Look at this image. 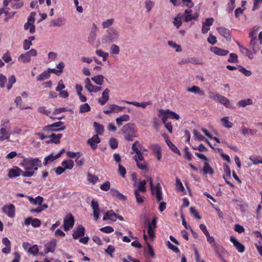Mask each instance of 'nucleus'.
I'll return each mask as SVG.
<instances>
[{
    "mask_svg": "<svg viewBox=\"0 0 262 262\" xmlns=\"http://www.w3.org/2000/svg\"><path fill=\"white\" fill-rule=\"evenodd\" d=\"M50 126L52 128V129H58V128L66 126L64 125V123L62 121H58L55 123H53L51 124H50Z\"/></svg>",
    "mask_w": 262,
    "mask_h": 262,
    "instance_id": "obj_63",
    "label": "nucleus"
},
{
    "mask_svg": "<svg viewBox=\"0 0 262 262\" xmlns=\"http://www.w3.org/2000/svg\"><path fill=\"white\" fill-rule=\"evenodd\" d=\"M97 31V26L96 25V24H93L92 30L90 32V33L88 37V41L91 44H93L96 39Z\"/></svg>",
    "mask_w": 262,
    "mask_h": 262,
    "instance_id": "obj_14",
    "label": "nucleus"
},
{
    "mask_svg": "<svg viewBox=\"0 0 262 262\" xmlns=\"http://www.w3.org/2000/svg\"><path fill=\"white\" fill-rule=\"evenodd\" d=\"M133 159L136 162L137 166L140 169L145 170L146 171L148 170L147 164L145 162L140 163V161H141L138 158L137 156H134L133 157Z\"/></svg>",
    "mask_w": 262,
    "mask_h": 262,
    "instance_id": "obj_27",
    "label": "nucleus"
},
{
    "mask_svg": "<svg viewBox=\"0 0 262 262\" xmlns=\"http://www.w3.org/2000/svg\"><path fill=\"white\" fill-rule=\"evenodd\" d=\"M250 47L253 50L254 53H256L260 49V47L258 43V39H251L250 42Z\"/></svg>",
    "mask_w": 262,
    "mask_h": 262,
    "instance_id": "obj_25",
    "label": "nucleus"
},
{
    "mask_svg": "<svg viewBox=\"0 0 262 262\" xmlns=\"http://www.w3.org/2000/svg\"><path fill=\"white\" fill-rule=\"evenodd\" d=\"M155 2L151 0H146L145 2V7L148 12H150L155 6Z\"/></svg>",
    "mask_w": 262,
    "mask_h": 262,
    "instance_id": "obj_50",
    "label": "nucleus"
},
{
    "mask_svg": "<svg viewBox=\"0 0 262 262\" xmlns=\"http://www.w3.org/2000/svg\"><path fill=\"white\" fill-rule=\"evenodd\" d=\"M212 248L214 249L215 254L217 255L219 258H222V254L226 252L225 248L222 246L216 243H214L212 245Z\"/></svg>",
    "mask_w": 262,
    "mask_h": 262,
    "instance_id": "obj_17",
    "label": "nucleus"
},
{
    "mask_svg": "<svg viewBox=\"0 0 262 262\" xmlns=\"http://www.w3.org/2000/svg\"><path fill=\"white\" fill-rule=\"evenodd\" d=\"M62 137V134H55L52 133L51 135H49V138H51V140L47 142L48 143H54L55 144H58L60 143V140Z\"/></svg>",
    "mask_w": 262,
    "mask_h": 262,
    "instance_id": "obj_29",
    "label": "nucleus"
},
{
    "mask_svg": "<svg viewBox=\"0 0 262 262\" xmlns=\"http://www.w3.org/2000/svg\"><path fill=\"white\" fill-rule=\"evenodd\" d=\"M185 62L190 63L194 64H202V60L198 57H189L186 58Z\"/></svg>",
    "mask_w": 262,
    "mask_h": 262,
    "instance_id": "obj_37",
    "label": "nucleus"
},
{
    "mask_svg": "<svg viewBox=\"0 0 262 262\" xmlns=\"http://www.w3.org/2000/svg\"><path fill=\"white\" fill-rule=\"evenodd\" d=\"M257 130L256 129H249L244 126L241 128V133L243 136L255 135L256 134Z\"/></svg>",
    "mask_w": 262,
    "mask_h": 262,
    "instance_id": "obj_31",
    "label": "nucleus"
},
{
    "mask_svg": "<svg viewBox=\"0 0 262 262\" xmlns=\"http://www.w3.org/2000/svg\"><path fill=\"white\" fill-rule=\"evenodd\" d=\"M166 144L169 148L174 153L178 154L180 155V152L178 148L174 145L169 139H166Z\"/></svg>",
    "mask_w": 262,
    "mask_h": 262,
    "instance_id": "obj_42",
    "label": "nucleus"
},
{
    "mask_svg": "<svg viewBox=\"0 0 262 262\" xmlns=\"http://www.w3.org/2000/svg\"><path fill=\"white\" fill-rule=\"evenodd\" d=\"M24 29L26 30L29 29V31L31 34H33L35 32V26L33 25V24L30 23V22H27L25 24Z\"/></svg>",
    "mask_w": 262,
    "mask_h": 262,
    "instance_id": "obj_46",
    "label": "nucleus"
},
{
    "mask_svg": "<svg viewBox=\"0 0 262 262\" xmlns=\"http://www.w3.org/2000/svg\"><path fill=\"white\" fill-rule=\"evenodd\" d=\"M109 144L112 149H116L118 147V142L115 138H111L109 141Z\"/></svg>",
    "mask_w": 262,
    "mask_h": 262,
    "instance_id": "obj_64",
    "label": "nucleus"
},
{
    "mask_svg": "<svg viewBox=\"0 0 262 262\" xmlns=\"http://www.w3.org/2000/svg\"><path fill=\"white\" fill-rule=\"evenodd\" d=\"M107 107L111 109L112 113H119L120 112V106L114 104H108Z\"/></svg>",
    "mask_w": 262,
    "mask_h": 262,
    "instance_id": "obj_61",
    "label": "nucleus"
},
{
    "mask_svg": "<svg viewBox=\"0 0 262 262\" xmlns=\"http://www.w3.org/2000/svg\"><path fill=\"white\" fill-rule=\"evenodd\" d=\"M16 82V78L14 75L10 76L8 78V84L7 85V89L8 91L10 90L13 86V84Z\"/></svg>",
    "mask_w": 262,
    "mask_h": 262,
    "instance_id": "obj_52",
    "label": "nucleus"
},
{
    "mask_svg": "<svg viewBox=\"0 0 262 262\" xmlns=\"http://www.w3.org/2000/svg\"><path fill=\"white\" fill-rule=\"evenodd\" d=\"M20 165L26 170L36 171L41 166V163L38 158H25L20 163Z\"/></svg>",
    "mask_w": 262,
    "mask_h": 262,
    "instance_id": "obj_2",
    "label": "nucleus"
},
{
    "mask_svg": "<svg viewBox=\"0 0 262 262\" xmlns=\"http://www.w3.org/2000/svg\"><path fill=\"white\" fill-rule=\"evenodd\" d=\"M121 131L125 139L127 141H132L134 138L137 137L135 124L128 123L125 124L122 127Z\"/></svg>",
    "mask_w": 262,
    "mask_h": 262,
    "instance_id": "obj_3",
    "label": "nucleus"
},
{
    "mask_svg": "<svg viewBox=\"0 0 262 262\" xmlns=\"http://www.w3.org/2000/svg\"><path fill=\"white\" fill-rule=\"evenodd\" d=\"M96 54L98 56L102 57L103 60L104 61H106L107 58V57L108 56V53H107V52H104L102 50H96Z\"/></svg>",
    "mask_w": 262,
    "mask_h": 262,
    "instance_id": "obj_48",
    "label": "nucleus"
},
{
    "mask_svg": "<svg viewBox=\"0 0 262 262\" xmlns=\"http://www.w3.org/2000/svg\"><path fill=\"white\" fill-rule=\"evenodd\" d=\"M61 165L66 169H72L74 167V164L72 160H67L62 161Z\"/></svg>",
    "mask_w": 262,
    "mask_h": 262,
    "instance_id": "obj_38",
    "label": "nucleus"
},
{
    "mask_svg": "<svg viewBox=\"0 0 262 262\" xmlns=\"http://www.w3.org/2000/svg\"><path fill=\"white\" fill-rule=\"evenodd\" d=\"M210 98L213 99L215 101L219 102L222 105H224L225 107L229 108H233V106L230 102L229 100L225 96L220 95L219 94L215 93L213 92L210 93Z\"/></svg>",
    "mask_w": 262,
    "mask_h": 262,
    "instance_id": "obj_5",
    "label": "nucleus"
},
{
    "mask_svg": "<svg viewBox=\"0 0 262 262\" xmlns=\"http://www.w3.org/2000/svg\"><path fill=\"white\" fill-rule=\"evenodd\" d=\"M94 127L95 129V132L96 133V135H102L104 132V126L97 122H94Z\"/></svg>",
    "mask_w": 262,
    "mask_h": 262,
    "instance_id": "obj_28",
    "label": "nucleus"
},
{
    "mask_svg": "<svg viewBox=\"0 0 262 262\" xmlns=\"http://www.w3.org/2000/svg\"><path fill=\"white\" fill-rule=\"evenodd\" d=\"M156 227H154L152 224H148L147 233L150 238H152L155 237L154 229Z\"/></svg>",
    "mask_w": 262,
    "mask_h": 262,
    "instance_id": "obj_55",
    "label": "nucleus"
},
{
    "mask_svg": "<svg viewBox=\"0 0 262 262\" xmlns=\"http://www.w3.org/2000/svg\"><path fill=\"white\" fill-rule=\"evenodd\" d=\"M110 91L108 89H106L102 94L101 97L98 99V102L101 105H104L109 100V94Z\"/></svg>",
    "mask_w": 262,
    "mask_h": 262,
    "instance_id": "obj_16",
    "label": "nucleus"
},
{
    "mask_svg": "<svg viewBox=\"0 0 262 262\" xmlns=\"http://www.w3.org/2000/svg\"><path fill=\"white\" fill-rule=\"evenodd\" d=\"M3 212L9 217H13L15 215V206L13 204H9L3 206Z\"/></svg>",
    "mask_w": 262,
    "mask_h": 262,
    "instance_id": "obj_8",
    "label": "nucleus"
},
{
    "mask_svg": "<svg viewBox=\"0 0 262 262\" xmlns=\"http://www.w3.org/2000/svg\"><path fill=\"white\" fill-rule=\"evenodd\" d=\"M37 51L34 49H32L30 51L24 54H21L18 58V60L24 63H28L31 61V57H35L37 56Z\"/></svg>",
    "mask_w": 262,
    "mask_h": 262,
    "instance_id": "obj_6",
    "label": "nucleus"
},
{
    "mask_svg": "<svg viewBox=\"0 0 262 262\" xmlns=\"http://www.w3.org/2000/svg\"><path fill=\"white\" fill-rule=\"evenodd\" d=\"M143 147L138 141L135 142L132 147V148L134 152L136 154L138 158L141 161H143L144 157L143 153L141 152Z\"/></svg>",
    "mask_w": 262,
    "mask_h": 262,
    "instance_id": "obj_7",
    "label": "nucleus"
},
{
    "mask_svg": "<svg viewBox=\"0 0 262 262\" xmlns=\"http://www.w3.org/2000/svg\"><path fill=\"white\" fill-rule=\"evenodd\" d=\"M193 134L194 136V140H198L199 141H203L205 140L204 137L198 131L195 129L193 130Z\"/></svg>",
    "mask_w": 262,
    "mask_h": 262,
    "instance_id": "obj_58",
    "label": "nucleus"
},
{
    "mask_svg": "<svg viewBox=\"0 0 262 262\" xmlns=\"http://www.w3.org/2000/svg\"><path fill=\"white\" fill-rule=\"evenodd\" d=\"M56 246V241L53 239L45 245V252H54Z\"/></svg>",
    "mask_w": 262,
    "mask_h": 262,
    "instance_id": "obj_21",
    "label": "nucleus"
},
{
    "mask_svg": "<svg viewBox=\"0 0 262 262\" xmlns=\"http://www.w3.org/2000/svg\"><path fill=\"white\" fill-rule=\"evenodd\" d=\"M104 77L102 75H98L92 78V80L97 84L101 85L104 82Z\"/></svg>",
    "mask_w": 262,
    "mask_h": 262,
    "instance_id": "obj_39",
    "label": "nucleus"
},
{
    "mask_svg": "<svg viewBox=\"0 0 262 262\" xmlns=\"http://www.w3.org/2000/svg\"><path fill=\"white\" fill-rule=\"evenodd\" d=\"M153 194L155 195L157 200L160 202L163 200L162 189L160 185L157 184L155 188L154 189Z\"/></svg>",
    "mask_w": 262,
    "mask_h": 262,
    "instance_id": "obj_24",
    "label": "nucleus"
},
{
    "mask_svg": "<svg viewBox=\"0 0 262 262\" xmlns=\"http://www.w3.org/2000/svg\"><path fill=\"white\" fill-rule=\"evenodd\" d=\"M130 119V117L128 115L124 114L121 116L119 117L116 118V122L118 125H121L122 124L123 122H126L129 121Z\"/></svg>",
    "mask_w": 262,
    "mask_h": 262,
    "instance_id": "obj_35",
    "label": "nucleus"
},
{
    "mask_svg": "<svg viewBox=\"0 0 262 262\" xmlns=\"http://www.w3.org/2000/svg\"><path fill=\"white\" fill-rule=\"evenodd\" d=\"M210 50L215 54L221 56H226L229 52L227 50L222 49L217 47H213L211 48Z\"/></svg>",
    "mask_w": 262,
    "mask_h": 262,
    "instance_id": "obj_22",
    "label": "nucleus"
},
{
    "mask_svg": "<svg viewBox=\"0 0 262 262\" xmlns=\"http://www.w3.org/2000/svg\"><path fill=\"white\" fill-rule=\"evenodd\" d=\"M85 229L81 226L79 225L76 230L73 231V237L75 239H78L79 237H81L84 235Z\"/></svg>",
    "mask_w": 262,
    "mask_h": 262,
    "instance_id": "obj_20",
    "label": "nucleus"
},
{
    "mask_svg": "<svg viewBox=\"0 0 262 262\" xmlns=\"http://www.w3.org/2000/svg\"><path fill=\"white\" fill-rule=\"evenodd\" d=\"M173 24L177 29L179 28V27L181 26L182 21L181 19V17L179 16V15L174 18Z\"/></svg>",
    "mask_w": 262,
    "mask_h": 262,
    "instance_id": "obj_62",
    "label": "nucleus"
},
{
    "mask_svg": "<svg viewBox=\"0 0 262 262\" xmlns=\"http://www.w3.org/2000/svg\"><path fill=\"white\" fill-rule=\"evenodd\" d=\"M110 193L112 196L118 198L121 200H125L126 196L120 193L117 190L112 188L110 191Z\"/></svg>",
    "mask_w": 262,
    "mask_h": 262,
    "instance_id": "obj_41",
    "label": "nucleus"
},
{
    "mask_svg": "<svg viewBox=\"0 0 262 262\" xmlns=\"http://www.w3.org/2000/svg\"><path fill=\"white\" fill-rule=\"evenodd\" d=\"M67 155L69 158H77V159L79 158L82 154L80 152H73L71 151H68L67 152Z\"/></svg>",
    "mask_w": 262,
    "mask_h": 262,
    "instance_id": "obj_51",
    "label": "nucleus"
},
{
    "mask_svg": "<svg viewBox=\"0 0 262 262\" xmlns=\"http://www.w3.org/2000/svg\"><path fill=\"white\" fill-rule=\"evenodd\" d=\"M91 206L93 210V214L96 221L99 219L100 211L99 208V204L97 201L93 200L91 201Z\"/></svg>",
    "mask_w": 262,
    "mask_h": 262,
    "instance_id": "obj_12",
    "label": "nucleus"
},
{
    "mask_svg": "<svg viewBox=\"0 0 262 262\" xmlns=\"http://www.w3.org/2000/svg\"><path fill=\"white\" fill-rule=\"evenodd\" d=\"M159 117L161 119L163 123H165V121H167L168 119H174L176 120H178L180 118V116L178 114L169 109L159 110Z\"/></svg>",
    "mask_w": 262,
    "mask_h": 262,
    "instance_id": "obj_4",
    "label": "nucleus"
},
{
    "mask_svg": "<svg viewBox=\"0 0 262 262\" xmlns=\"http://www.w3.org/2000/svg\"><path fill=\"white\" fill-rule=\"evenodd\" d=\"M150 149L155 155L159 154L161 151V147L157 144L151 145L150 146Z\"/></svg>",
    "mask_w": 262,
    "mask_h": 262,
    "instance_id": "obj_59",
    "label": "nucleus"
},
{
    "mask_svg": "<svg viewBox=\"0 0 262 262\" xmlns=\"http://www.w3.org/2000/svg\"><path fill=\"white\" fill-rule=\"evenodd\" d=\"M101 142L100 138L97 135H95L87 140V144H89L92 149L95 150L98 147V144Z\"/></svg>",
    "mask_w": 262,
    "mask_h": 262,
    "instance_id": "obj_9",
    "label": "nucleus"
},
{
    "mask_svg": "<svg viewBox=\"0 0 262 262\" xmlns=\"http://www.w3.org/2000/svg\"><path fill=\"white\" fill-rule=\"evenodd\" d=\"M230 240L239 252L243 253L244 252L245 250V246L240 243L234 236H231Z\"/></svg>",
    "mask_w": 262,
    "mask_h": 262,
    "instance_id": "obj_13",
    "label": "nucleus"
},
{
    "mask_svg": "<svg viewBox=\"0 0 262 262\" xmlns=\"http://www.w3.org/2000/svg\"><path fill=\"white\" fill-rule=\"evenodd\" d=\"M146 182L145 180L142 181L139 184L138 188L135 189V191H137V192L141 191L142 192H145L146 191V189L145 188Z\"/></svg>",
    "mask_w": 262,
    "mask_h": 262,
    "instance_id": "obj_47",
    "label": "nucleus"
},
{
    "mask_svg": "<svg viewBox=\"0 0 262 262\" xmlns=\"http://www.w3.org/2000/svg\"><path fill=\"white\" fill-rule=\"evenodd\" d=\"M239 49L240 52L242 54H243L245 55L246 56H247V57H248V58L250 59H253V54L251 53V52L249 50L244 47L242 45H239Z\"/></svg>",
    "mask_w": 262,
    "mask_h": 262,
    "instance_id": "obj_34",
    "label": "nucleus"
},
{
    "mask_svg": "<svg viewBox=\"0 0 262 262\" xmlns=\"http://www.w3.org/2000/svg\"><path fill=\"white\" fill-rule=\"evenodd\" d=\"M117 219V215L112 210L107 211L103 217V220H110L112 221H116Z\"/></svg>",
    "mask_w": 262,
    "mask_h": 262,
    "instance_id": "obj_26",
    "label": "nucleus"
},
{
    "mask_svg": "<svg viewBox=\"0 0 262 262\" xmlns=\"http://www.w3.org/2000/svg\"><path fill=\"white\" fill-rule=\"evenodd\" d=\"M50 77V72L45 71L41 73L37 77V80L38 81H42L48 79Z\"/></svg>",
    "mask_w": 262,
    "mask_h": 262,
    "instance_id": "obj_36",
    "label": "nucleus"
},
{
    "mask_svg": "<svg viewBox=\"0 0 262 262\" xmlns=\"http://www.w3.org/2000/svg\"><path fill=\"white\" fill-rule=\"evenodd\" d=\"M253 104V101L251 99L247 98L241 100L237 102V105L240 107H245L247 105H251Z\"/></svg>",
    "mask_w": 262,
    "mask_h": 262,
    "instance_id": "obj_30",
    "label": "nucleus"
},
{
    "mask_svg": "<svg viewBox=\"0 0 262 262\" xmlns=\"http://www.w3.org/2000/svg\"><path fill=\"white\" fill-rule=\"evenodd\" d=\"M230 63H235L238 62V57L235 53H232L230 54L229 57L227 60Z\"/></svg>",
    "mask_w": 262,
    "mask_h": 262,
    "instance_id": "obj_53",
    "label": "nucleus"
},
{
    "mask_svg": "<svg viewBox=\"0 0 262 262\" xmlns=\"http://www.w3.org/2000/svg\"><path fill=\"white\" fill-rule=\"evenodd\" d=\"M187 92H191L194 94H199L200 96H203L204 95V92L201 90V89L196 85H193L191 88H188Z\"/></svg>",
    "mask_w": 262,
    "mask_h": 262,
    "instance_id": "obj_32",
    "label": "nucleus"
},
{
    "mask_svg": "<svg viewBox=\"0 0 262 262\" xmlns=\"http://www.w3.org/2000/svg\"><path fill=\"white\" fill-rule=\"evenodd\" d=\"M238 71L243 73L245 76L249 77L252 75L251 71L246 69L244 67L241 66H238Z\"/></svg>",
    "mask_w": 262,
    "mask_h": 262,
    "instance_id": "obj_54",
    "label": "nucleus"
},
{
    "mask_svg": "<svg viewBox=\"0 0 262 262\" xmlns=\"http://www.w3.org/2000/svg\"><path fill=\"white\" fill-rule=\"evenodd\" d=\"M66 129V126H63L60 128H58V129H52L50 125H48L46 126H45L42 129L43 131L46 132H60Z\"/></svg>",
    "mask_w": 262,
    "mask_h": 262,
    "instance_id": "obj_43",
    "label": "nucleus"
},
{
    "mask_svg": "<svg viewBox=\"0 0 262 262\" xmlns=\"http://www.w3.org/2000/svg\"><path fill=\"white\" fill-rule=\"evenodd\" d=\"M120 52L119 47L115 44H113L110 47V53L112 55H118Z\"/></svg>",
    "mask_w": 262,
    "mask_h": 262,
    "instance_id": "obj_49",
    "label": "nucleus"
},
{
    "mask_svg": "<svg viewBox=\"0 0 262 262\" xmlns=\"http://www.w3.org/2000/svg\"><path fill=\"white\" fill-rule=\"evenodd\" d=\"M168 45L171 48L175 49V50L177 52H180L182 51V48H181V46L178 45L173 41H171V40L168 41Z\"/></svg>",
    "mask_w": 262,
    "mask_h": 262,
    "instance_id": "obj_45",
    "label": "nucleus"
},
{
    "mask_svg": "<svg viewBox=\"0 0 262 262\" xmlns=\"http://www.w3.org/2000/svg\"><path fill=\"white\" fill-rule=\"evenodd\" d=\"M66 24V19L64 17H60L56 19H52L49 23L50 27H60Z\"/></svg>",
    "mask_w": 262,
    "mask_h": 262,
    "instance_id": "obj_10",
    "label": "nucleus"
},
{
    "mask_svg": "<svg viewBox=\"0 0 262 262\" xmlns=\"http://www.w3.org/2000/svg\"><path fill=\"white\" fill-rule=\"evenodd\" d=\"M204 167L203 168L202 171L203 174L206 175L207 174H210L211 175H213L214 173V171L213 169L209 165V163L207 162H204Z\"/></svg>",
    "mask_w": 262,
    "mask_h": 262,
    "instance_id": "obj_33",
    "label": "nucleus"
},
{
    "mask_svg": "<svg viewBox=\"0 0 262 262\" xmlns=\"http://www.w3.org/2000/svg\"><path fill=\"white\" fill-rule=\"evenodd\" d=\"M74 224V217L72 215L64 220L63 227L65 231H68L72 228Z\"/></svg>",
    "mask_w": 262,
    "mask_h": 262,
    "instance_id": "obj_19",
    "label": "nucleus"
},
{
    "mask_svg": "<svg viewBox=\"0 0 262 262\" xmlns=\"http://www.w3.org/2000/svg\"><path fill=\"white\" fill-rule=\"evenodd\" d=\"M199 16L198 13L192 14V10L190 9H186L184 13V21L188 22L192 19H196Z\"/></svg>",
    "mask_w": 262,
    "mask_h": 262,
    "instance_id": "obj_11",
    "label": "nucleus"
},
{
    "mask_svg": "<svg viewBox=\"0 0 262 262\" xmlns=\"http://www.w3.org/2000/svg\"><path fill=\"white\" fill-rule=\"evenodd\" d=\"M88 181L90 183H91L92 184H95V183H96L99 180V178L98 177L93 176L91 173H88Z\"/></svg>",
    "mask_w": 262,
    "mask_h": 262,
    "instance_id": "obj_60",
    "label": "nucleus"
},
{
    "mask_svg": "<svg viewBox=\"0 0 262 262\" xmlns=\"http://www.w3.org/2000/svg\"><path fill=\"white\" fill-rule=\"evenodd\" d=\"M79 112L80 113H83L89 112L91 110V107L88 103H84L80 106Z\"/></svg>",
    "mask_w": 262,
    "mask_h": 262,
    "instance_id": "obj_57",
    "label": "nucleus"
},
{
    "mask_svg": "<svg viewBox=\"0 0 262 262\" xmlns=\"http://www.w3.org/2000/svg\"><path fill=\"white\" fill-rule=\"evenodd\" d=\"M122 102L125 103L126 104H132L135 105L137 107H141L142 108H145L147 105H149L151 104L150 101H146V102H142L141 103L137 102L136 101H128L126 100H123Z\"/></svg>",
    "mask_w": 262,
    "mask_h": 262,
    "instance_id": "obj_23",
    "label": "nucleus"
},
{
    "mask_svg": "<svg viewBox=\"0 0 262 262\" xmlns=\"http://www.w3.org/2000/svg\"><path fill=\"white\" fill-rule=\"evenodd\" d=\"M114 19L111 18V19H108L102 23V26L103 28H107L111 26L113 23H114Z\"/></svg>",
    "mask_w": 262,
    "mask_h": 262,
    "instance_id": "obj_56",
    "label": "nucleus"
},
{
    "mask_svg": "<svg viewBox=\"0 0 262 262\" xmlns=\"http://www.w3.org/2000/svg\"><path fill=\"white\" fill-rule=\"evenodd\" d=\"M58 158H56V155H55L54 154H51L45 158L44 165L46 166L48 163L53 162Z\"/></svg>",
    "mask_w": 262,
    "mask_h": 262,
    "instance_id": "obj_44",
    "label": "nucleus"
},
{
    "mask_svg": "<svg viewBox=\"0 0 262 262\" xmlns=\"http://www.w3.org/2000/svg\"><path fill=\"white\" fill-rule=\"evenodd\" d=\"M223 126L226 128H230L233 126V123L229 120L228 117H224L221 119Z\"/></svg>",
    "mask_w": 262,
    "mask_h": 262,
    "instance_id": "obj_40",
    "label": "nucleus"
},
{
    "mask_svg": "<svg viewBox=\"0 0 262 262\" xmlns=\"http://www.w3.org/2000/svg\"><path fill=\"white\" fill-rule=\"evenodd\" d=\"M120 37L118 31L114 28H110L106 30L102 36V43L103 44L111 43L117 41Z\"/></svg>",
    "mask_w": 262,
    "mask_h": 262,
    "instance_id": "obj_1",
    "label": "nucleus"
},
{
    "mask_svg": "<svg viewBox=\"0 0 262 262\" xmlns=\"http://www.w3.org/2000/svg\"><path fill=\"white\" fill-rule=\"evenodd\" d=\"M216 30H217L219 34L224 37L226 40H231V34L230 30L228 29H226L224 27H217L216 28Z\"/></svg>",
    "mask_w": 262,
    "mask_h": 262,
    "instance_id": "obj_15",
    "label": "nucleus"
},
{
    "mask_svg": "<svg viewBox=\"0 0 262 262\" xmlns=\"http://www.w3.org/2000/svg\"><path fill=\"white\" fill-rule=\"evenodd\" d=\"M22 170L19 167L15 166L9 170L8 177L10 178H14L21 175Z\"/></svg>",
    "mask_w": 262,
    "mask_h": 262,
    "instance_id": "obj_18",
    "label": "nucleus"
}]
</instances>
